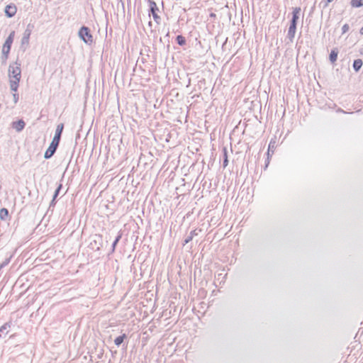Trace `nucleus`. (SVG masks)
I'll use <instances>...</instances> for the list:
<instances>
[{"instance_id":"1","label":"nucleus","mask_w":363,"mask_h":363,"mask_svg":"<svg viewBox=\"0 0 363 363\" xmlns=\"http://www.w3.org/2000/svg\"><path fill=\"white\" fill-rule=\"evenodd\" d=\"M9 76L10 78V88L12 91H16L21 77V64L15 62L11 64L9 67Z\"/></svg>"},{"instance_id":"2","label":"nucleus","mask_w":363,"mask_h":363,"mask_svg":"<svg viewBox=\"0 0 363 363\" xmlns=\"http://www.w3.org/2000/svg\"><path fill=\"white\" fill-rule=\"evenodd\" d=\"M79 38L86 44L91 45L93 43V37L90 33L88 27L82 26L79 30Z\"/></svg>"},{"instance_id":"3","label":"nucleus","mask_w":363,"mask_h":363,"mask_svg":"<svg viewBox=\"0 0 363 363\" xmlns=\"http://www.w3.org/2000/svg\"><path fill=\"white\" fill-rule=\"evenodd\" d=\"M14 35H15V32L12 31L9 34L8 38H6V40L3 45L2 53H3V55L4 56L5 60H6L8 58V55L11 50V44L13 40Z\"/></svg>"},{"instance_id":"4","label":"nucleus","mask_w":363,"mask_h":363,"mask_svg":"<svg viewBox=\"0 0 363 363\" xmlns=\"http://www.w3.org/2000/svg\"><path fill=\"white\" fill-rule=\"evenodd\" d=\"M148 3H149V6H150L149 15H150V13H151L152 15L154 21L157 24H160L161 18L157 14V11H159V9H158L156 3L153 0H148Z\"/></svg>"},{"instance_id":"5","label":"nucleus","mask_w":363,"mask_h":363,"mask_svg":"<svg viewBox=\"0 0 363 363\" xmlns=\"http://www.w3.org/2000/svg\"><path fill=\"white\" fill-rule=\"evenodd\" d=\"M291 25L289 28L287 38L290 43L293 42V39L295 35V9L291 13Z\"/></svg>"},{"instance_id":"6","label":"nucleus","mask_w":363,"mask_h":363,"mask_svg":"<svg viewBox=\"0 0 363 363\" xmlns=\"http://www.w3.org/2000/svg\"><path fill=\"white\" fill-rule=\"evenodd\" d=\"M59 145V143L52 140L51 143L50 144L48 148L45 152L44 157L45 159H49L52 157V155L56 152V150Z\"/></svg>"},{"instance_id":"7","label":"nucleus","mask_w":363,"mask_h":363,"mask_svg":"<svg viewBox=\"0 0 363 363\" xmlns=\"http://www.w3.org/2000/svg\"><path fill=\"white\" fill-rule=\"evenodd\" d=\"M277 143H278L277 138L276 135H274L269 141V144L268 150H267V156L273 155V154L274 153V151L277 147Z\"/></svg>"},{"instance_id":"8","label":"nucleus","mask_w":363,"mask_h":363,"mask_svg":"<svg viewBox=\"0 0 363 363\" xmlns=\"http://www.w3.org/2000/svg\"><path fill=\"white\" fill-rule=\"evenodd\" d=\"M16 11H17L16 6L13 4L7 5L6 6L5 11H4L6 16L9 18H11V17L14 16L15 14L16 13Z\"/></svg>"},{"instance_id":"9","label":"nucleus","mask_w":363,"mask_h":363,"mask_svg":"<svg viewBox=\"0 0 363 363\" xmlns=\"http://www.w3.org/2000/svg\"><path fill=\"white\" fill-rule=\"evenodd\" d=\"M63 128H64L63 123H60L57 125V128L55 130V133L54 138H52L53 141H55V142L60 143L61 135L63 131Z\"/></svg>"},{"instance_id":"10","label":"nucleus","mask_w":363,"mask_h":363,"mask_svg":"<svg viewBox=\"0 0 363 363\" xmlns=\"http://www.w3.org/2000/svg\"><path fill=\"white\" fill-rule=\"evenodd\" d=\"M25 125L26 123L22 119L12 123V128L17 132H21L25 128Z\"/></svg>"},{"instance_id":"11","label":"nucleus","mask_w":363,"mask_h":363,"mask_svg":"<svg viewBox=\"0 0 363 363\" xmlns=\"http://www.w3.org/2000/svg\"><path fill=\"white\" fill-rule=\"evenodd\" d=\"M30 34H31V30H29L28 28H27L25 30V32L23 33V36L21 39V45L22 46H23V45L28 46V45Z\"/></svg>"},{"instance_id":"12","label":"nucleus","mask_w":363,"mask_h":363,"mask_svg":"<svg viewBox=\"0 0 363 363\" xmlns=\"http://www.w3.org/2000/svg\"><path fill=\"white\" fill-rule=\"evenodd\" d=\"M10 327V323H6L0 328V339L6 336V335L9 333V329Z\"/></svg>"},{"instance_id":"13","label":"nucleus","mask_w":363,"mask_h":363,"mask_svg":"<svg viewBox=\"0 0 363 363\" xmlns=\"http://www.w3.org/2000/svg\"><path fill=\"white\" fill-rule=\"evenodd\" d=\"M362 60L360 59H357L353 62L352 67L356 72H358L362 68Z\"/></svg>"},{"instance_id":"14","label":"nucleus","mask_w":363,"mask_h":363,"mask_svg":"<svg viewBox=\"0 0 363 363\" xmlns=\"http://www.w3.org/2000/svg\"><path fill=\"white\" fill-rule=\"evenodd\" d=\"M197 235L198 233L196 232V230H191L189 235L185 238L184 245L189 243L192 240L193 238Z\"/></svg>"},{"instance_id":"15","label":"nucleus","mask_w":363,"mask_h":363,"mask_svg":"<svg viewBox=\"0 0 363 363\" xmlns=\"http://www.w3.org/2000/svg\"><path fill=\"white\" fill-rule=\"evenodd\" d=\"M8 216H9V211L5 208H1L0 209V218L1 220H6Z\"/></svg>"},{"instance_id":"16","label":"nucleus","mask_w":363,"mask_h":363,"mask_svg":"<svg viewBox=\"0 0 363 363\" xmlns=\"http://www.w3.org/2000/svg\"><path fill=\"white\" fill-rule=\"evenodd\" d=\"M351 6L353 8H359L363 6V0H352Z\"/></svg>"},{"instance_id":"17","label":"nucleus","mask_w":363,"mask_h":363,"mask_svg":"<svg viewBox=\"0 0 363 363\" xmlns=\"http://www.w3.org/2000/svg\"><path fill=\"white\" fill-rule=\"evenodd\" d=\"M337 57V51L336 50H333L329 55V58L331 62H335Z\"/></svg>"},{"instance_id":"18","label":"nucleus","mask_w":363,"mask_h":363,"mask_svg":"<svg viewBox=\"0 0 363 363\" xmlns=\"http://www.w3.org/2000/svg\"><path fill=\"white\" fill-rule=\"evenodd\" d=\"M125 337V334L117 337L114 340V343L116 344V345L119 346L123 342Z\"/></svg>"},{"instance_id":"19","label":"nucleus","mask_w":363,"mask_h":363,"mask_svg":"<svg viewBox=\"0 0 363 363\" xmlns=\"http://www.w3.org/2000/svg\"><path fill=\"white\" fill-rule=\"evenodd\" d=\"M177 42L179 45H184L186 44V39L182 35H178L177 37Z\"/></svg>"},{"instance_id":"20","label":"nucleus","mask_w":363,"mask_h":363,"mask_svg":"<svg viewBox=\"0 0 363 363\" xmlns=\"http://www.w3.org/2000/svg\"><path fill=\"white\" fill-rule=\"evenodd\" d=\"M223 155H224L223 167H226L228 164V156H227V150L225 147L223 148Z\"/></svg>"},{"instance_id":"21","label":"nucleus","mask_w":363,"mask_h":363,"mask_svg":"<svg viewBox=\"0 0 363 363\" xmlns=\"http://www.w3.org/2000/svg\"><path fill=\"white\" fill-rule=\"evenodd\" d=\"M121 238V234H118L112 244V250L113 251L115 250L116 246Z\"/></svg>"},{"instance_id":"22","label":"nucleus","mask_w":363,"mask_h":363,"mask_svg":"<svg viewBox=\"0 0 363 363\" xmlns=\"http://www.w3.org/2000/svg\"><path fill=\"white\" fill-rule=\"evenodd\" d=\"M61 188H62V184H60L58 185V186H57V189H56V190H55V194H54V196H53V198H52V202H53V201L55 200V199L57 198V196H58L59 192H60V191Z\"/></svg>"},{"instance_id":"23","label":"nucleus","mask_w":363,"mask_h":363,"mask_svg":"<svg viewBox=\"0 0 363 363\" xmlns=\"http://www.w3.org/2000/svg\"><path fill=\"white\" fill-rule=\"evenodd\" d=\"M349 30V26L347 24H345L342 26V33H347Z\"/></svg>"},{"instance_id":"24","label":"nucleus","mask_w":363,"mask_h":363,"mask_svg":"<svg viewBox=\"0 0 363 363\" xmlns=\"http://www.w3.org/2000/svg\"><path fill=\"white\" fill-rule=\"evenodd\" d=\"M271 157H272V156L267 155V159L265 160V167H264L265 169L268 167V165L270 162Z\"/></svg>"},{"instance_id":"25","label":"nucleus","mask_w":363,"mask_h":363,"mask_svg":"<svg viewBox=\"0 0 363 363\" xmlns=\"http://www.w3.org/2000/svg\"><path fill=\"white\" fill-rule=\"evenodd\" d=\"M216 15L214 13H210V17L211 18H216Z\"/></svg>"},{"instance_id":"26","label":"nucleus","mask_w":363,"mask_h":363,"mask_svg":"<svg viewBox=\"0 0 363 363\" xmlns=\"http://www.w3.org/2000/svg\"><path fill=\"white\" fill-rule=\"evenodd\" d=\"M13 97L15 99V101L16 102V100L18 99V94H13Z\"/></svg>"},{"instance_id":"27","label":"nucleus","mask_w":363,"mask_h":363,"mask_svg":"<svg viewBox=\"0 0 363 363\" xmlns=\"http://www.w3.org/2000/svg\"><path fill=\"white\" fill-rule=\"evenodd\" d=\"M6 264H7V262H4L3 264H1L0 268H2L3 267H4Z\"/></svg>"},{"instance_id":"28","label":"nucleus","mask_w":363,"mask_h":363,"mask_svg":"<svg viewBox=\"0 0 363 363\" xmlns=\"http://www.w3.org/2000/svg\"><path fill=\"white\" fill-rule=\"evenodd\" d=\"M360 34L363 35V27L359 30Z\"/></svg>"},{"instance_id":"29","label":"nucleus","mask_w":363,"mask_h":363,"mask_svg":"<svg viewBox=\"0 0 363 363\" xmlns=\"http://www.w3.org/2000/svg\"><path fill=\"white\" fill-rule=\"evenodd\" d=\"M333 0H327L328 3L331 2Z\"/></svg>"},{"instance_id":"30","label":"nucleus","mask_w":363,"mask_h":363,"mask_svg":"<svg viewBox=\"0 0 363 363\" xmlns=\"http://www.w3.org/2000/svg\"><path fill=\"white\" fill-rule=\"evenodd\" d=\"M152 25V23L151 21L149 22V26H151Z\"/></svg>"}]
</instances>
